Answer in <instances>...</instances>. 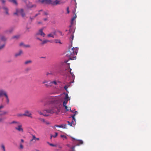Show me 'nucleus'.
Returning <instances> with one entry per match:
<instances>
[{"mask_svg": "<svg viewBox=\"0 0 151 151\" xmlns=\"http://www.w3.org/2000/svg\"><path fill=\"white\" fill-rule=\"evenodd\" d=\"M47 99L48 100L47 102V104H52L51 109L44 110L43 113L41 111H38L40 115H43L45 116H50L49 114H45V112L48 113L53 114L56 112L57 111H59L60 106L61 104L63 98L59 96L54 97L50 96L47 97Z\"/></svg>", "mask_w": 151, "mask_h": 151, "instance_id": "obj_1", "label": "nucleus"}, {"mask_svg": "<svg viewBox=\"0 0 151 151\" xmlns=\"http://www.w3.org/2000/svg\"><path fill=\"white\" fill-rule=\"evenodd\" d=\"M78 48L77 47L70 48L66 52V56L71 60L76 59V56L78 52Z\"/></svg>", "mask_w": 151, "mask_h": 151, "instance_id": "obj_2", "label": "nucleus"}, {"mask_svg": "<svg viewBox=\"0 0 151 151\" xmlns=\"http://www.w3.org/2000/svg\"><path fill=\"white\" fill-rule=\"evenodd\" d=\"M11 124H14L15 129L18 131L23 132V129L22 128V125L21 123L19 122L13 121L11 123Z\"/></svg>", "mask_w": 151, "mask_h": 151, "instance_id": "obj_3", "label": "nucleus"}, {"mask_svg": "<svg viewBox=\"0 0 151 151\" xmlns=\"http://www.w3.org/2000/svg\"><path fill=\"white\" fill-rule=\"evenodd\" d=\"M65 3V1H63L62 0H55L53 1L51 0V5L53 6H56L63 4Z\"/></svg>", "mask_w": 151, "mask_h": 151, "instance_id": "obj_4", "label": "nucleus"}, {"mask_svg": "<svg viewBox=\"0 0 151 151\" xmlns=\"http://www.w3.org/2000/svg\"><path fill=\"white\" fill-rule=\"evenodd\" d=\"M19 14H20L23 17H24L25 15L24 10L22 9H16V12L13 13L14 15H18Z\"/></svg>", "mask_w": 151, "mask_h": 151, "instance_id": "obj_5", "label": "nucleus"}, {"mask_svg": "<svg viewBox=\"0 0 151 151\" xmlns=\"http://www.w3.org/2000/svg\"><path fill=\"white\" fill-rule=\"evenodd\" d=\"M77 112L76 111H75V114L71 116L72 117V122H70V126H72V124H73L74 125H75L76 124V119L75 118V116H76V115L77 114Z\"/></svg>", "mask_w": 151, "mask_h": 151, "instance_id": "obj_6", "label": "nucleus"}, {"mask_svg": "<svg viewBox=\"0 0 151 151\" xmlns=\"http://www.w3.org/2000/svg\"><path fill=\"white\" fill-rule=\"evenodd\" d=\"M39 1L44 4H51V0H39Z\"/></svg>", "mask_w": 151, "mask_h": 151, "instance_id": "obj_7", "label": "nucleus"}, {"mask_svg": "<svg viewBox=\"0 0 151 151\" xmlns=\"http://www.w3.org/2000/svg\"><path fill=\"white\" fill-rule=\"evenodd\" d=\"M43 28L39 29L36 35H40L43 37H44L45 35V34L43 32Z\"/></svg>", "mask_w": 151, "mask_h": 151, "instance_id": "obj_8", "label": "nucleus"}, {"mask_svg": "<svg viewBox=\"0 0 151 151\" xmlns=\"http://www.w3.org/2000/svg\"><path fill=\"white\" fill-rule=\"evenodd\" d=\"M70 99L69 98L68 94H66L65 95V97L64 98V101H63V105H66L68 101Z\"/></svg>", "mask_w": 151, "mask_h": 151, "instance_id": "obj_9", "label": "nucleus"}, {"mask_svg": "<svg viewBox=\"0 0 151 151\" xmlns=\"http://www.w3.org/2000/svg\"><path fill=\"white\" fill-rule=\"evenodd\" d=\"M24 116H26L31 118H32V114L28 110H26L24 113Z\"/></svg>", "mask_w": 151, "mask_h": 151, "instance_id": "obj_10", "label": "nucleus"}, {"mask_svg": "<svg viewBox=\"0 0 151 151\" xmlns=\"http://www.w3.org/2000/svg\"><path fill=\"white\" fill-rule=\"evenodd\" d=\"M53 84L55 85H57V83L56 81H53L50 82L49 84H46L45 87L47 88L48 87L50 86H52Z\"/></svg>", "mask_w": 151, "mask_h": 151, "instance_id": "obj_11", "label": "nucleus"}, {"mask_svg": "<svg viewBox=\"0 0 151 151\" xmlns=\"http://www.w3.org/2000/svg\"><path fill=\"white\" fill-rule=\"evenodd\" d=\"M72 139L73 140H76L75 143L76 144V145H79L83 143V142L82 140H76L73 138H72Z\"/></svg>", "mask_w": 151, "mask_h": 151, "instance_id": "obj_12", "label": "nucleus"}, {"mask_svg": "<svg viewBox=\"0 0 151 151\" xmlns=\"http://www.w3.org/2000/svg\"><path fill=\"white\" fill-rule=\"evenodd\" d=\"M7 94V92L4 89L0 90V97L3 96H5Z\"/></svg>", "mask_w": 151, "mask_h": 151, "instance_id": "obj_13", "label": "nucleus"}, {"mask_svg": "<svg viewBox=\"0 0 151 151\" xmlns=\"http://www.w3.org/2000/svg\"><path fill=\"white\" fill-rule=\"evenodd\" d=\"M14 27H12L10 29L8 30H7L4 31V32L5 33H11L14 30Z\"/></svg>", "mask_w": 151, "mask_h": 151, "instance_id": "obj_14", "label": "nucleus"}, {"mask_svg": "<svg viewBox=\"0 0 151 151\" xmlns=\"http://www.w3.org/2000/svg\"><path fill=\"white\" fill-rule=\"evenodd\" d=\"M23 53V51L22 50H20L19 52L16 53L15 55L16 57L20 56Z\"/></svg>", "mask_w": 151, "mask_h": 151, "instance_id": "obj_15", "label": "nucleus"}, {"mask_svg": "<svg viewBox=\"0 0 151 151\" xmlns=\"http://www.w3.org/2000/svg\"><path fill=\"white\" fill-rule=\"evenodd\" d=\"M2 9L5 11L6 15H9V14L8 12V9L7 7L4 6L2 7Z\"/></svg>", "mask_w": 151, "mask_h": 151, "instance_id": "obj_16", "label": "nucleus"}, {"mask_svg": "<svg viewBox=\"0 0 151 151\" xmlns=\"http://www.w3.org/2000/svg\"><path fill=\"white\" fill-rule=\"evenodd\" d=\"M32 139L30 140V142H32L34 140L35 141L34 142H35L36 140H39L40 139L39 138H36L34 135H32Z\"/></svg>", "mask_w": 151, "mask_h": 151, "instance_id": "obj_17", "label": "nucleus"}, {"mask_svg": "<svg viewBox=\"0 0 151 151\" xmlns=\"http://www.w3.org/2000/svg\"><path fill=\"white\" fill-rule=\"evenodd\" d=\"M49 42H52L50 40H43L42 41V45H44L45 44Z\"/></svg>", "mask_w": 151, "mask_h": 151, "instance_id": "obj_18", "label": "nucleus"}, {"mask_svg": "<svg viewBox=\"0 0 151 151\" xmlns=\"http://www.w3.org/2000/svg\"><path fill=\"white\" fill-rule=\"evenodd\" d=\"M4 96L6 98V102L7 104H8L9 103V100L7 94Z\"/></svg>", "mask_w": 151, "mask_h": 151, "instance_id": "obj_19", "label": "nucleus"}, {"mask_svg": "<svg viewBox=\"0 0 151 151\" xmlns=\"http://www.w3.org/2000/svg\"><path fill=\"white\" fill-rule=\"evenodd\" d=\"M50 82V81H47L46 80L42 82V83L44 84L45 85V86L46 84H49V83Z\"/></svg>", "mask_w": 151, "mask_h": 151, "instance_id": "obj_20", "label": "nucleus"}, {"mask_svg": "<svg viewBox=\"0 0 151 151\" xmlns=\"http://www.w3.org/2000/svg\"><path fill=\"white\" fill-rule=\"evenodd\" d=\"M32 62L31 60H29L25 61L24 63V64L25 65H27L32 63Z\"/></svg>", "mask_w": 151, "mask_h": 151, "instance_id": "obj_21", "label": "nucleus"}, {"mask_svg": "<svg viewBox=\"0 0 151 151\" xmlns=\"http://www.w3.org/2000/svg\"><path fill=\"white\" fill-rule=\"evenodd\" d=\"M7 113V112L6 111H0V116H1L2 115H4Z\"/></svg>", "mask_w": 151, "mask_h": 151, "instance_id": "obj_22", "label": "nucleus"}, {"mask_svg": "<svg viewBox=\"0 0 151 151\" xmlns=\"http://www.w3.org/2000/svg\"><path fill=\"white\" fill-rule=\"evenodd\" d=\"M1 40L2 41H5L6 40V38L4 36H2L1 38Z\"/></svg>", "mask_w": 151, "mask_h": 151, "instance_id": "obj_23", "label": "nucleus"}, {"mask_svg": "<svg viewBox=\"0 0 151 151\" xmlns=\"http://www.w3.org/2000/svg\"><path fill=\"white\" fill-rule=\"evenodd\" d=\"M9 1L15 4L16 5L17 4V3L16 0H9Z\"/></svg>", "mask_w": 151, "mask_h": 151, "instance_id": "obj_24", "label": "nucleus"}, {"mask_svg": "<svg viewBox=\"0 0 151 151\" xmlns=\"http://www.w3.org/2000/svg\"><path fill=\"white\" fill-rule=\"evenodd\" d=\"M74 38V36L73 34H72L71 35L70 37V41L71 42V43H72V41L73 39Z\"/></svg>", "mask_w": 151, "mask_h": 151, "instance_id": "obj_25", "label": "nucleus"}, {"mask_svg": "<svg viewBox=\"0 0 151 151\" xmlns=\"http://www.w3.org/2000/svg\"><path fill=\"white\" fill-rule=\"evenodd\" d=\"M47 36L49 37H52V38L54 37V35L52 33L48 34Z\"/></svg>", "mask_w": 151, "mask_h": 151, "instance_id": "obj_26", "label": "nucleus"}, {"mask_svg": "<svg viewBox=\"0 0 151 151\" xmlns=\"http://www.w3.org/2000/svg\"><path fill=\"white\" fill-rule=\"evenodd\" d=\"M30 4H31V3H29ZM35 5H33L31 4H29V5H27V6L28 8H31L32 7L34 6L35 7Z\"/></svg>", "mask_w": 151, "mask_h": 151, "instance_id": "obj_27", "label": "nucleus"}, {"mask_svg": "<svg viewBox=\"0 0 151 151\" xmlns=\"http://www.w3.org/2000/svg\"><path fill=\"white\" fill-rule=\"evenodd\" d=\"M55 40V42H54L55 43H59L60 44L61 43L60 40Z\"/></svg>", "mask_w": 151, "mask_h": 151, "instance_id": "obj_28", "label": "nucleus"}, {"mask_svg": "<svg viewBox=\"0 0 151 151\" xmlns=\"http://www.w3.org/2000/svg\"><path fill=\"white\" fill-rule=\"evenodd\" d=\"M17 116L18 117H22L23 116H24V114H17Z\"/></svg>", "mask_w": 151, "mask_h": 151, "instance_id": "obj_29", "label": "nucleus"}, {"mask_svg": "<svg viewBox=\"0 0 151 151\" xmlns=\"http://www.w3.org/2000/svg\"><path fill=\"white\" fill-rule=\"evenodd\" d=\"M66 124H62L60 125V127L63 128H66Z\"/></svg>", "mask_w": 151, "mask_h": 151, "instance_id": "obj_30", "label": "nucleus"}, {"mask_svg": "<svg viewBox=\"0 0 151 151\" xmlns=\"http://www.w3.org/2000/svg\"><path fill=\"white\" fill-rule=\"evenodd\" d=\"M69 70H70L69 71H70V74L72 76L73 78V77H75V76L73 74V73H72L71 72V69L70 68H69Z\"/></svg>", "mask_w": 151, "mask_h": 151, "instance_id": "obj_31", "label": "nucleus"}, {"mask_svg": "<svg viewBox=\"0 0 151 151\" xmlns=\"http://www.w3.org/2000/svg\"><path fill=\"white\" fill-rule=\"evenodd\" d=\"M19 37V35H15L13 36L12 37V38L13 39H15V38H17L18 39V38Z\"/></svg>", "mask_w": 151, "mask_h": 151, "instance_id": "obj_32", "label": "nucleus"}, {"mask_svg": "<svg viewBox=\"0 0 151 151\" xmlns=\"http://www.w3.org/2000/svg\"><path fill=\"white\" fill-rule=\"evenodd\" d=\"M1 147L3 149V151H6L5 147L3 144L1 145Z\"/></svg>", "mask_w": 151, "mask_h": 151, "instance_id": "obj_33", "label": "nucleus"}, {"mask_svg": "<svg viewBox=\"0 0 151 151\" xmlns=\"http://www.w3.org/2000/svg\"><path fill=\"white\" fill-rule=\"evenodd\" d=\"M5 46V45L3 44L1 46H0V50H1L2 49H3Z\"/></svg>", "mask_w": 151, "mask_h": 151, "instance_id": "obj_34", "label": "nucleus"}, {"mask_svg": "<svg viewBox=\"0 0 151 151\" xmlns=\"http://www.w3.org/2000/svg\"><path fill=\"white\" fill-rule=\"evenodd\" d=\"M63 106L65 107V109H66L67 111H69V109H68V107L66 105H63Z\"/></svg>", "mask_w": 151, "mask_h": 151, "instance_id": "obj_35", "label": "nucleus"}, {"mask_svg": "<svg viewBox=\"0 0 151 151\" xmlns=\"http://www.w3.org/2000/svg\"><path fill=\"white\" fill-rule=\"evenodd\" d=\"M5 119V118H0V122H2Z\"/></svg>", "mask_w": 151, "mask_h": 151, "instance_id": "obj_36", "label": "nucleus"}, {"mask_svg": "<svg viewBox=\"0 0 151 151\" xmlns=\"http://www.w3.org/2000/svg\"><path fill=\"white\" fill-rule=\"evenodd\" d=\"M20 148L22 149L23 148V146L21 144H20Z\"/></svg>", "mask_w": 151, "mask_h": 151, "instance_id": "obj_37", "label": "nucleus"}, {"mask_svg": "<svg viewBox=\"0 0 151 151\" xmlns=\"http://www.w3.org/2000/svg\"><path fill=\"white\" fill-rule=\"evenodd\" d=\"M55 135H53V137L54 138L56 137L58 135V133L57 132H55Z\"/></svg>", "mask_w": 151, "mask_h": 151, "instance_id": "obj_38", "label": "nucleus"}, {"mask_svg": "<svg viewBox=\"0 0 151 151\" xmlns=\"http://www.w3.org/2000/svg\"><path fill=\"white\" fill-rule=\"evenodd\" d=\"M40 120L41 121H42V122H45V120L43 119H42V118H41L40 119Z\"/></svg>", "mask_w": 151, "mask_h": 151, "instance_id": "obj_39", "label": "nucleus"}, {"mask_svg": "<svg viewBox=\"0 0 151 151\" xmlns=\"http://www.w3.org/2000/svg\"><path fill=\"white\" fill-rule=\"evenodd\" d=\"M24 46L25 47H30V46L29 45H24Z\"/></svg>", "mask_w": 151, "mask_h": 151, "instance_id": "obj_40", "label": "nucleus"}, {"mask_svg": "<svg viewBox=\"0 0 151 151\" xmlns=\"http://www.w3.org/2000/svg\"><path fill=\"white\" fill-rule=\"evenodd\" d=\"M49 145L51 146H53V147H56V145H54L52 144V143H50V144H49Z\"/></svg>", "mask_w": 151, "mask_h": 151, "instance_id": "obj_41", "label": "nucleus"}, {"mask_svg": "<svg viewBox=\"0 0 151 151\" xmlns=\"http://www.w3.org/2000/svg\"><path fill=\"white\" fill-rule=\"evenodd\" d=\"M67 13L68 14H69L70 12L69 11V7H67Z\"/></svg>", "mask_w": 151, "mask_h": 151, "instance_id": "obj_42", "label": "nucleus"}, {"mask_svg": "<svg viewBox=\"0 0 151 151\" xmlns=\"http://www.w3.org/2000/svg\"><path fill=\"white\" fill-rule=\"evenodd\" d=\"M68 60H66L65 61V62L67 63L68 65V67L70 68V63H68Z\"/></svg>", "mask_w": 151, "mask_h": 151, "instance_id": "obj_43", "label": "nucleus"}, {"mask_svg": "<svg viewBox=\"0 0 151 151\" xmlns=\"http://www.w3.org/2000/svg\"><path fill=\"white\" fill-rule=\"evenodd\" d=\"M44 123H45L47 125H49L50 124L49 122L46 121H45V122Z\"/></svg>", "mask_w": 151, "mask_h": 151, "instance_id": "obj_44", "label": "nucleus"}, {"mask_svg": "<svg viewBox=\"0 0 151 151\" xmlns=\"http://www.w3.org/2000/svg\"><path fill=\"white\" fill-rule=\"evenodd\" d=\"M60 136L61 137L64 138H65V139L66 138V136L64 135H61Z\"/></svg>", "mask_w": 151, "mask_h": 151, "instance_id": "obj_45", "label": "nucleus"}, {"mask_svg": "<svg viewBox=\"0 0 151 151\" xmlns=\"http://www.w3.org/2000/svg\"><path fill=\"white\" fill-rule=\"evenodd\" d=\"M4 107V106L3 105L0 106V109L3 108Z\"/></svg>", "mask_w": 151, "mask_h": 151, "instance_id": "obj_46", "label": "nucleus"}, {"mask_svg": "<svg viewBox=\"0 0 151 151\" xmlns=\"http://www.w3.org/2000/svg\"><path fill=\"white\" fill-rule=\"evenodd\" d=\"M29 29H30V28L28 27H27L26 29V31L27 32H29Z\"/></svg>", "mask_w": 151, "mask_h": 151, "instance_id": "obj_47", "label": "nucleus"}, {"mask_svg": "<svg viewBox=\"0 0 151 151\" xmlns=\"http://www.w3.org/2000/svg\"><path fill=\"white\" fill-rule=\"evenodd\" d=\"M68 87H67V86L66 85H65L64 87V88L66 90H67V89H68Z\"/></svg>", "mask_w": 151, "mask_h": 151, "instance_id": "obj_48", "label": "nucleus"}, {"mask_svg": "<svg viewBox=\"0 0 151 151\" xmlns=\"http://www.w3.org/2000/svg\"><path fill=\"white\" fill-rule=\"evenodd\" d=\"M1 1L2 3L3 4H4L5 2V0H0Z\"/></svg>", "mask_w": 151, "mask_h": 151, "instance_id": "obj_49", "label": "nucleus"}, {"mask_svg": "<svg viewBox=\"0 0 151 151\" xmlns=\"http://www.w3.org/2000/svg\"><path fill=\"white\" fill-rule=\"evenodd\" d=\"M75 146H73L71 147V149L72 150V151H74Z\"/></svg>", "mask_w": 151, "mask_h": 151, "instance_id": "obj_50", "label": "nucleus"}, {"mask_svg": "<svg viewBox=\"0 0 151 151\" xmlns=\"http://www.w3.org/2000/svg\"><path fill=\"white\" fill-rule=\"evenodd\" d=\"M75 19V17H73L71 19L72 22H73Z\"/></svg>", "mask_w": 151, "mask_h": 151, "instance_id": "obj_51", "label": "nucleus"}, {"mask_svg": "<svg viewBox=\"0 0 151 151\" xmlns=\"http://www.w3.org/2000/svg\"><path fill=\"white\" fill-rule=\"evenodd\" d=\"M37 40H40V41H42V39H40V38H39L37 37Z\"/></svg>", "mask_w": 151, "mask_h": 151, "instance_id": "obj_52", "label": "nucleus"}, {"mask_svg": "<svg viewBox=\"0 0 151 151\" xmlns=\"http://www.w3.org/2000/svg\"><path fill=\"white\" fill-rule=\"evenodd\" d=\"M40 14L39 13L36 14L35 15V16L34 17H37V15H39V14Z\"/></svg>", "mask_w": 151, "mask_h": 151, "instance_id": "obj_53", "label": "nucleus"}, {"mask_svg": "<svg viewBox=\"0 0 151 151\" xmlns=\"http://www.w3.org/2000/svg\"><path fill=\"white\" fill-rule=\"evenodd\" d=\"M43 20L45 21H46L47 20V18H45L43 19Z\"/></svg>", "mask_w": 151, "mask_h": 151, "instance_id": "obj_54", "label": "nucleus"}, {"mask_svg": "<svg viewBox=\"0 0 151 151\" xmlns=\"http://www.w3.org/2000/svg\"><path fill=\"white\" fill-rule=\"evenodd\" d=\"M67 122L68 124L70 126V122H69V121H68Z\"/></svg>", "mask_w": 151, "mask_h": 151, "instance_id": "obj_55", "label": "nucleus"}, {"mask_svg": "<svg viewBox=\"0 0 151 151\" xmlns=\"http://www.w3.org/2000/svg\"><path fill=\"white\" fill-rule=\"evenodd\" d=\"M42 22H37V24H42Z\"/></svg>", "mask_w": 151, "mask_h": 151, "instance_id": "obj_56", "label": "nucleus"}, {"mask_svg": "<svg viewBox=\"0 0 151 151\" xmlns=\"http://www.w3.org/2000/svg\"><path fill=\"white\" fill-rule=\"evenodd\" d=\"M24 45V44H23V43H20V46H22V45Z\"/></svg>", "mask_w": 151, "mask_h": 151, "instance_id": "obj_57", "label": "nucleus"}, {"mask_svg": "<svg viewBox=\"0 0 151 151\" xmlns=\"http://www.w3.org/2000/svg\"><path fill=\"white\" fill-rule=\"evenodd\" d=\"M44 14L45 15H47L48 14V13L46 12H45Z\"/></svg>", "mask_w": 151, "mask_h": 151, "instance_id": "obj_58", "label": "nucleus"}, {"mask_svg": "<svg viewBox=\"0 0 151 151\" xmlns=\"http://www.w3.org/2000/svg\"><path fill=\"white\" fill-rule=\"evenodd\" d=\"M21 140L22 142L23 143L24 142V140L23 139H22Z\"/></svg>", "mask_w": 151, "mask_h": 151, "instance_id": "obj_59", "label": "nucleus"}, {"mask_svg": "<svg viewBox=\"0 0 151 151\" xmlns=\"http://www.w3.org/2000/svg\"><path fill=\"white\" fill-rule=\"evenodd\" d=\"M22 1H24L25 2H26V1H27V0H22Z\"/></svg>", "mask_w": 151, "mask_h": 151, "instance_id": "obj_60", "label": "nucleus"}, {"mask_svg": "<svg viewBox=\"0 0 151 151\" xmlns=\"http://www.w3.org/2000/svg\"><path fill=\"white\" fill-rule=\"evenodd\" d=\"M60 125H56V126L57 127H60Z\"/></svg>", "mask_w": 151, "mask_h": 151, "instance_id": "obj_61", "label": "nucleus"}, {"mask_svg": "<svg viewBox=\"0 0 151 151\" xmlns=\"http://www.w3.org/2000/svg\"><path fill=\"white\" fill-rule=\"evenodd\" d=\"M50 74V73H46V75L47 76H48V75Z\"/></svg>", "mask_w": 151, "mask_h": 151, "instance_id": "obj_62", "label": "nucleus"}, {"mask_svg": "<svg viewBox=\"0 0 151 151\" xmlns=\"http://www.w3.org/2000/svg\"><path fill=\"white\" fill-rule=\"evenodd\" d=\"M52 137H53V135H51L50 138L51 139Z\"/></svg>", "mask_w": 151, "mask_h": 151, "instance_id": "obj_63", "label": "nucleus"}, {"mask_svg": "<svg viewBox=\"0 0 151 151\" xmlns=\"http://www.w3.org/2000/svg\"><path fill=\"white\" fill-rule=\"evenodd\" d=\"M73 17H75V19H76V14L75 16Z\"/></svg>", "mask_w": 151, "mask_h": 151, "instance_id": "obj_64", "label": "nucleus"}]
</instances>
